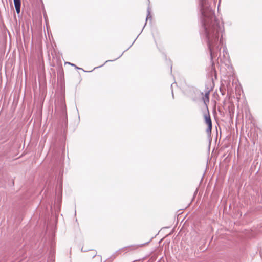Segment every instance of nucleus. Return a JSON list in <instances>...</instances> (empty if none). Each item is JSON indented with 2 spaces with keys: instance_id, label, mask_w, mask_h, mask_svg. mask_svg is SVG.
<instances>
[{
  "instance_id": "obj_8",
  "label": "nucleus",
  "mask_w": 262,
  "mask_h": 262,
  "mask_svg": "<svg viewBox=\"0 0 262 262\" xmlns=\"http://www.w3.org/2000/svg\"><path fill=\"white\" fill-rule=\"evenodd\" d=\"M71 66H73V67H75L76 69H80V68H78L74 64L72 63V64H71Z\"/></svg>"
},
{
  "instance_id": "obj_11",
  "label": "nucleus",
  "mask_w": 262,
  "mask_h": 262,
  "mask_svg": "<svg viewBox=\"0 0 262 262\" xmlns=\"http://www.w3.org/2000/svg\"><path fill=\"white\" fill-rule=\"evenodd\" d=\"M172 97H173V96H174V95H173V92H172Z\"/></svg>"
},
{
  "instance_id": "obj_9",
  "label": "nucleus",
  "mask_w": 262,
  "mask_h": 262,
  "mask_svg": "<svg viewBox=\"0 0 262 262\" xmlns=\"http://www.w3.org/2000/svg\"><path fill=\"white\" fill-rule=\"evenodd\" d=\"M66 64H70L71 65V63L70 62H66Z\"/></svg>"
},
{
  "instance_id": "obj_10",
  "label": "nucleus",
  "mask_w": 262,
  "mask_h": 262,
  "mask_svg": "<svg viewBox=\"0 0 262 262\" xmlns=\"http://www.w3.org/2000/svg\"><path fill=\"white\" fill-rule=\"evenodd\" d=\"M96 256V254H94L93 256V257L94 258Z\"/></svg>"
},
{
  "instance_id": "obj_5",
  "label": "nucleus",
  "mask_w": 262,
  "mask_h": 262,
  "mask_svg": "<svg viewBox=\"0 0 262 262\" xmlns=\"http://www.w3.org/2000/svg\"><path fill=\"white\" fill-rule=\"evenodd\" d=\"M147 12H148V14H147V16L146 18V23L145 24V25H146V24L147 20L148 18H151V16H150V11H149V8L147 10Z\"/></svg>"
},
{
  "instance_id": "obj_1",
  "label": "nucleus",
  "mask_w": 262,
  "mask_h": 262,
  "mask_svg": "<svg viewBox=\"0 0 262 262\" xmlns=\"http://www.w3.org/2000/svg\"><path fill=\"white\" fill-rule=\"evenodd\" d=\"M200 33L202 40L207 45L211 59L221 55V46H223V53L227 52L224 46L223 36L225 29L223 23L215 16L214 11L210 7L208 0H200Z\"/></svg>"
},
{
  "instance_id": "obj_2",
  "label": "nucleus",
  "mask_w": 262,
  "mask_h": 262,
  "mask_svg": "<svg viewBox=\"0 0 262 262\" xmlns=\"http://www.w3.org/2000/svg\"><path fill=\"white\" fill-rule=\"evenodd\" d=\"M204 117L205 119V122L208 126L206 132L207 133H210L211 132L212 125L209 112L207 107L206 108V112L204 114Z\"/></svg>"
},
{
  "instance_id": "obj_3",
  "label": "nucleus",
  "mask_w": 262,
  "mask_h": 262,
  "mask_svg": "<svg viewBox=\"0 0 262 262\" xmlns=\"http://www.w3.org/2000/svg\"><path fill=\"white\" fill-rule=\"evenodd\" d=\"M209 94H210V91L206 90L205 92L204 96L202 97L204 103L206 106L207 105V103H208L209 102ZM207 107V106H206V107Z\"/></svg>"
},
{
  "instance_id": "obj_6",
  "label": "nucleus",
  "mask_w": 262,
  "mask_h": 262,
  "mask_svg": "<svg viewBox=\"0 0 262 262\" xmlns=\"http://www.w3.org/2000/svg\"><path fill=\"white\" fill-rule=\"evenodd\" d=\"M122 54H121V55H120L118 57H117V58H116V59H114V60H107V61H105V63H106V62H107L113 61L115 60L116 59H118V58H120V57L122 56Z\"/></svg>"
},
{
  "instance_id": "obj_7",
  "label": "nucleus",
  "mask_w": 262,
  "mask_h": 262,
  "mask_svg": "<svg viewBox=\"0 0 262 262\" xmlns=\"http://www.w3.org/2000/svg\"><path fill=\"white\" fill-rule=\"evenodd\" d=\"M149 243V242H147V243H145V244H142L139 245H138L136 248L139 247H142V246H143V245H145V244H147V243Z\"/></svg>"
},
{
  "instance_id": "obj_4",
  "label": "nucleus",
  "mask_w": 262,
  "mask_h": 262,
  "mask_svg": "<svg viewBox=\"0 0 262 262\" xmlns=\"http://www.w3.org/2000/svg\"><path fill=\"white\" fill-rule=\"evenodd\" d=\"M13 1L16 11L17 14H19L20 12L21 1L13 0Z\"/></svg>"
}]
</instances>
